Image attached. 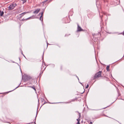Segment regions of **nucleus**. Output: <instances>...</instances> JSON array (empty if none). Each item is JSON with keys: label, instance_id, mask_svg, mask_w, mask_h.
Here are the masks:
<instances>
[{"label": "nucleus", "instance_id": "nucleus-26", "mask_svg": "<svg viewBox=\"0 0 124 124\" xmlns=\"http://www.w3.org/2000/svg\"><path fill=\"white\" fill-rule=\"evenodd\" d=\"M85 91V90L84 89V91L83 92L81 93V94H83V93H84V92Z\"/></svg>", "mask_w": 124, "mask_h": 124}, {"label": "nucleus", "instance_id": "nucleus-10", "mask_svg": "<svg viewBox=\"0 0 124 124\" xmlns=\"http://www.w3.org/2000/svg\"><path fill=\"white\" fill-rule=\"evenodd\" d=\"M43 16H40V18H39L40 20L41 21H43Z\"/></svg>", "mask_w": 124, "mask_h": 124}, {"label": "nucleus", "instance_id": "nucleus-17", "mask_svg": "<svg viewBox=\"0 0 124 124\" xmlns=\"http://www.w3.org/2000/svg\"><path fill=\"white\" fill-rule=\"evenodd\" d=\"M22 1H23V3H24V2L26 1V0H21Z\"/></svg>", "mask_w": 124, "mask_h": 124}, {"label": "nucleus", "instance_id": "nucleus-3", "mask_svg": "<svg viewBox=\"0 0 124 124\" xmlns=\"http://www.w3.org/2000/svg\"><path fill=\"white\" fill-rule=\"evenodd\" d=\"M85 30H83L79 26L78 24V27L77 31V32H79L81 31H84Z\"/></svg>", "mask_w": 124, "mask_h": 124}, {"label": "nucleus", "instance_id": "nucleus-15", "mask_svg": "<svg viewBox=\"0 0 124 124\" xmlns=\"http://www.w3.org/2000/svg\"><path fill=\"white\" fill-rule=\"evenodd\" d=\"M44 12H42L41 13V16H43V13H44Z\"/></svg>", "mask_w": 124, "mask_h": 124}, {"label": "nucleus", "instance_id": "nucleus-13", "mask_svg": "<svg viewBox=\"0 0 124 124\" xmlns=\"http://www.w3.org/2000/svg\"><path fill=\"white\" fill-rule=\"evenodd\" d=\"M42 101H43V102H44V103L42 104V105H43L44 104L46 103V101H45L44 99H42Z\"/></svg>", "mask_w": 124, "mask_h": 124}, {"label": "nucleus", "instance_id": "nucleus-37", "mask_svg": "<svg viewBox=\"0 0 124 124\" xmlns=\"http://www.w3.org/2000/svg\"><path fill=\"white\" fill-rule=\"evenodd\" d=\"M3 93H0V94H2Z\"/></svg>", "mask_w": 124, "mask_h": 124}, {"label": "nucleus", "instance_id": "nucleus-18", "mask_svg": "<svg viewBox=\"0 0 124 124\" xmlns=\"http://www.w3.org/2000/svg\"><path fill=\"white\" fill-rule=\"evenodd\" d=\"M89 85L88 84H87L86 85V87L85 88H88V87H89Z\"/></svg>", "mask_w": 124, "mask_h": 124}, {"label": "nucleus", "instance_id": "nucleus-20", "mask_svg": "<svg viewBox=\"0 0 124 124\" xmlns=\"http://www.w3.org/2000/svg\"><path fill=\"white\" fill-rule=\"evenodd\" d=\"M80 118H79V117L78 118V119H77V120L78 121H80V119H79Z\"/></svg>", "mask_w": 124, "mask_h": 124}, {"label": "nucleus", "instance_id": "nucleus-22", "mask_svg": "<svg viewBox=\"0 0 124 124\" xmlns=\"http://www.w3.org/2000/svg\"><path fill=\"white\" fill-rule=\"evenodd\" d=\"M79 118H80L81 117L80 114V113H79Z\"/></svg>", "mask_w": 124, "mask_h": 124}, {"label": "nucleus", "instance_id": "nucleus-23", "mask_svg": "<svg viewBox=\"0 0 124 124\" xmlns=\"http://www.w3.org/2000/svg\"><path fill=\"white\" fill-rule=\"evenodd\" d=\"M119 34H122L124 36V33H120Z\"/></svg>", "mask_w": 124, "mask_h": 124}, {"label": "nucleus", "instance_id": "nucleus-28", "mask_svg": "<svg viewBox=\"0 0 124 124\" xmlns=\"http://www.w3.org/2000/svg\"><path fill=\"white\" fill-rule=\"evenodd\" d=\"M108 107V106H107V107H106L104 108H102V109H105V108H106L107 107Z\"/></svg>", "mask_w": 124, "mask_h": 124}, {"label": "nucleus", "instance_id": "nucleus-25", "mask_svg": "<svg viewBox=\"0 0 124 124\" xmlns=\"http://www.w3.org/2000/svg\"><path fill=\"white\" fill-rule=\"evenodd\" d=\"M89 124H93V123L92 122H90Z\"/></svg>", "mask_w": 124, "mask_h": 124}, {"label": "nucleus", "instance_id": "nucleus-6", "mask_svg": "<svg viewBox=\"0 0 124 124\" xmlns=\"http://www.w3.org/2000/svg\"><path fill=\"white\" fill-rule=\"evenodd\" d=\"M35 16L34 15H33L31 16L30 17H29L27 18L26 19V20H28L29 19H32V18H35Z\"/></svg>", "mask_w": 124, "mask_h": 124}, {"label": "nucleus", "instance_id": "nucleus-39", "mask_svg": "<svg viewBox=\"0 0 124 124\" xmlns=\"http://www.w3.org/2000/svg\"><path fill=\"white\" fill-rule=\"evenodd\" d=\"M51 0V1H52V0Z\"/></svg>", "mask_w": 124, "mask_h": 124}, {"label": "nucleus", "instance_id": "nucleus-35", "mask_svg": "<svg viewBox=\"0 0 124 124\" xmlns=\"http://www.w3.org/2000/svg\"><path fill=\"white\" fill-rule=\"evenodd\" d=\"M105 116H107H107H106V115H105Z\"/></svg>", "mask_w": 124, "mask_h": 124}, {"label": "nucleus", "instance_id": "nucleus-2", "mask_svg": "<svg viewBox=\"0 0 124 124\" xmlns=\"http://www.w3.org/2000/svg\"><path fill=\"white\" fill-rule=\"evenodd\" d=\"M17 5L16 3L15 2L11 4L8 7V8L9 10H12L14 9V8Z\"/></svg>", "mask_w": 124, "mask_h": 124}, {"label": "nucleus", "instance_id": "nucleus-12", "mask_svg": "<svg viewBox=\"0 0 124 124\" xmlns=\"http://www.w3.org/2000/svg\"><path fill=\"white\" fill-rule=\"evenodd\" d=\"M30 87L33 89L35 90V91H36V89L35 88V87L34 85H33V86H30Z\"/></svg>", "mask_w": 124, "mask_h": 124}, {"label": "nucleus", "instance_id": "nucleus-30", "mask_svg": "<svg viewBox=\"0 0 124 124\" xmlns=\"http://www.w3.org/2000/svg\"><path fill=\"white\" fill-rule=\"evenodd\" d=\"M77 77L78 78V80H79V78H78V77L77 76Z\"/></svg>", "mask_w": 124, "mask_h": 124}, {"label": "nucleus", "instance_id": "nucleus-14", "mask_svg": "<svg viewBox=\"0 0 124 124\" xmlns=\"http://www.w3.org/2000/svg\"><path fill=\"white\" fill-rule=\"evenodd\" d=\"M44 0V1L42 2V3L44 4L45 3L47 0Z\"/></svg>", "mask_w": 124, "mask_h": 124}, {"label": "nucleus", "instance_id": "nucleus-21", "mask_svg": "<svg viewBox=\"0 0 124 124\" xmlns=\"http://www.w3.org/2000/svg\"><path fill=\"white\" fill-rule=\"evenodd\" d=\"M37 114L36 116L35 117V122H34V124H36V123H35V121H36V117L37 116Z\"/></svg>", "mask_w": 124, "mask_h": 124}, {"label": "nucleus", "instance_id": "nucleus-8", "mask_svg": "<svg viewBox=\"0 0 124 124\" xmlns=\"http://www.w3.org/2000/svg\"><path fill=\"white\" fill-rule=\"evenodd\" d=\"M109 67L110 66L109 65H108L106 67V70L107 71H110Z\"/></svg>", "mask_w": 124, "mask_h": 124}, {"label": "nucleus", "instance_id": "nucleus-27", "mask_svg": "<svg viewBox=\"0 0 124 124\" xmlns=\"http://www.w3.org/2000/svg\"><path fill=\"white\" fill-rule=\"evenodd\" d=\"M22 54L23 55V56L25 57V56H24V54H23V52L22 51Z\"/></svg>", "mask_w": 124, "mask_h": 124}, {"label": "nucleus", "instance_id": "nucleus-7", "mask_svg": "<svg viewBox=\"0 0 124 124\" xmlns=\"http://www.w3.org/2000/svg\"><path fill=\"white\" fill-rule=\"evenodd\" d=\"M4 14V12L3 11H2L0 10V16H3Z\"/></svg>", "mask_w": 124, "mask_h": 124}, {"label": "nucleus", "instance_id": "nucleus-19", "mask_svg": "<svg viewBox=\"0 0 124 124\" xmlns=\"http://www.w3.org/2000/svg\"><path fill=\"white\" fill-rule=\"evenodd\" d=\"M26 19H22L21 20L22 21H24L25 20L26 21V20H26Z\"/></svg>", "mask_w": 124, "mask_h": 124}, {"label": "nucleus", "instance_id": "nucleus-1", "mask_svg": "<svg viewBox=\"0 0 124 124\" xmlns=\"http://www.w3.org/2000/svg\"><path fill=\"white\" fill-rule=\"evenodd\" d=\"M102 71H99V72L96 73L95 74L93 78V80H95L96 79L101 77V75Z\"/></svg>", "mask_w": 124, "mask_h": 124}, {"label": "nucleus", "instance_id": "nucleus-38", "mask_svg": "<svg viewBox=\"0 0 124 124\" xmlns=\"http://www.w3.org/2000/svg\"><path fill=\"white\" fill-rule=\"evenodd\" d=\"M33 123V122H32V123H31V124H32V123Z\"/></svg>", "mask_w": 124, "mask_h": 124}, {"label": "nucleus", "instance_id": "nucleus-31", "mask_svg": "<svg viewBox=\"0 0 124 124\" xmlns=\"http://www.w3.org/2000/svg\"><path fill=\"white\" fill-rule=\"evenodd\" d=\"M42 99H41V101H42V102H43V101H42Z\"/></svg>", "mask_w": 124, "mask_h": 124}, {"label": "nucleus", "instance_id": "nucleus-36", "mask_svg": "<svg viewBox=\"0 0 124 124\" xmlns=\"http://www.w3.org/2000/svg\"><path fill=\"white\" fill-rule=\"evenodd\" d=\"M122 33H124V31Z\"/></svg>", "mask_w": 124, "mask_h": 124}, {"label": "nucleus", "instance_id": "nucleus-5", "mask_svg": "<svg viewBox=\"0 0 124 124\" xmlns=\"http://www.w3.org/2000/svg\"><path fill=\"white\" fill-rule=\"evenodd\" d=\"M40 10V9L38 8L36 10L33 12V13L34 14H37Z\"/></svg>", "mask_w": 124, "mask_h": 124}, {"label": "nucleus", "instance_id": "nucleus-24", "mask_svg": "<svg viewBox=\"0 0 124 124\" xmlns=\"http://www.w3.org/2000/svg\"><path fill=\"white\" fill-rule=\"evenodd\" d=\"M77 124H80L79 121H78L77 123Z\"/></svg>", "mask_w": 124, "mask_h": 124}, {"label": "nucleus", "instance_id": "nucleus-32", "mask_svg": "<svg viewBox=\"0 0 124 124\" xmlns=\"http://www.w3.org/2000/svg\"><path fill=\"white\" fill-rule=\"evenodd\" d=\"M66 35H65V37L66 36Z\"/></svg>", "mask_w": 124, "mask_h": 124}, {"label": "nucleus", "instance_id": "nucleus-11", "mask_svg": "<svg viewBox=\"0 0 124 124\" xmlns=\"http://www.w3.org/2000/svg\"><path fill=\"white\" fill-rule=\"evenodd\" d=\"M26 13V12H24L23 13H22V14H20V15H21V16L22 17V16H23L24 15V14H25Z\"/></svg>", "mask_w": 124, "mask_h": 124}, {"label": "nucleus", "instance_id": "nucleus-29", "mask_svg": "<svg viewBox=\"0 0 124 124\" xmlns=\"http://www.w3.org/2000/svg\"><path fill=\"white\" fill-rule=\"evenodd\" d=\"M57 46H58L59 47H61L60 46H59L58 45H57Z\"/></svg>", "mask_w": 124, "mask_h": 124}, {"label": "nucleus", "instance_id": "nucleus-4", "mask_svg": "<svg viewBox=\"0 0 124 124\" xmlns=\"http://www.w3.org/2000/svg\"><path fill=\"white\" fill-rule=\"evenodd\" d=\"M31 78L30 76H26L24 77L23 79L25 81H27L29 80Z\"/></svg>", "mask_w": 124, "mask_h": 124}, {"label": "nucleus", "instance_id": "nucleus-33", "mask_svg": "<svg viewBox=\"0 0 124 124\" xmlns=\"http://www.w3.org/2000/svg\"><path fill=\"white\" fill-rule=\"evenodd\" d=\"M40 14V13L39 14V15Z\"/></svg>", "mask_w": 124, "mask_h": 124}, {"label": "nucleus", "instance_id": "nucleus-34", "mask_svg": "<svg viewBox=\"0 0 124 124\" xmlns=\"http://www.w3.org/2000/svg\"><path fill=\"white\" fill-rule=\"evenodd\" d=\"M51 103L53 104V103Z\"/></svg>", "mask_w": 124, "mask_h": 124}, {"label": "nucleus", "instance_id": "nucleus-9", "mask_svg": "<svg viewBox=\"0 0 124 124\" xmlns=\"http://www.w3.org/2000/svg\"><path fill=\"white\" fill-rule=\"evenodd\" d=\"M18 87H16V88L14 89V90H12V91H8V92H6V93H3L4 94H8V93H9V92H11L12 91H13V90H15V89H16Z\"/></svg>", "mask_w": 124, "mask_h": 124}, {"label": "nucleus", "instance_id": "nucleus-16", "mask_svg": "<svg viewBox=\"0 0 124 124\" xmlns=\"http://www.w3.org/2000/svg\"><path fill=\"white\" fill-rule=\"evenodd\" d=\"M60 69L61 70H62L63 69V67L62 66H61L60 67Z\"/></svg>", "mask_w": 124, "mask_h": 124}]
</instances>
